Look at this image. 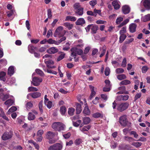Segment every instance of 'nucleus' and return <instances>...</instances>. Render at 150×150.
<instances>
[{"label":"nucleus","mask_w":150,"mask_h":150,"mask_svg":"<svg viewBox=\"0 0 150 150\" xmlns=\"http://www.w3.org/2000/svg\"><path fill=\"white\" fill-rule=\"evenodd\" d=\"M75 52L78 54L79 55H81L83 53V51L81 49H76Z\"/></svg>","instance_id":"nucleus-45"},{"label":"nucleus","mask_w":150,"mask_h":150,"mask_svg":"<svg viewBox=\"0 0 150 150\" xmlns=\"http://www.w3.org/2000/svg\"><path fill=\"white\" fill-rule=\"evenodd\" d=\"M119 122L121 125L125 127L129 123L127 118V116L124 115L120 117L119 118Z\"/></svg>","instance_id":"nucleus-5"},{"label":"nucleus","mask_w":150,"mask_h":150,"mask_svg":"<svg viewBox=\"0 0 150 150\" xmlns=\"http://www.w3.org/2000/svg\"><path fill=\"white\" fill-rule=\"evenodd\" d=\"M86 23V21L84 18H80L77 19L75 22L76 25H80L82 26L83 24Z\"/></svg>","instance_id":"nucleus-12"},{"label":"nucleus","mask_w":150,"mask_h":150,"mask_svg":"<svg viewBox=\"0 0 150 150\" xmlns=\"http://www.w3.org/2000/svg\"><path fill=\"white\" fill-rule=\"evenodd\" d=\"M92 26H93V24H89L88 25L87 27L85 28V29L87 32L89 31L90 29H91Z\"/></svg>","instance_id":"nucleus-58"},{"label":"nucleus","mask_w":150,"mask_h":150,"mask_svg":"<svg viewBox=\"0 0 150 150\" xmlns=\"http://www.w3.org/2000/svg\"><path fill=\"white\" fill-rule=\"evenodd\" d=\"M83 113L85 115H88L90 114V112L89 109L87 106H86L83 111Z\"/></svg>","instance_id":"nucleus-26"},{"label":"nucleus","mask_w":150,"mask_h":150,"mask_svg":"<svg viewBox=\"0 0 150 150\" xmlns=\"http://www.w3.org/2000/svg\"><path fill=\"white\" fill-rule=\"evenodd\" d=\"M99 99L98 97H96L95 99L92 101L93 103L95 104H96L98 103Z\"/></svg>","instance_id":"nucleus-62"},{"label":"nucleus","mask_w":150,"mask_h":150,"mask_svg":"<svg viewBox=\"0 0 150 150\" xmlns=\"http://www.w3.org/2000/svg\"><path fill=\"white\" fill-rule=\"evenodd\" d=\"M13 133L12 132L9 131L5 132L2 136V139L4 141L8 140L12 138L13 136Z\"/></svg>","instance_id":"nucleus-6"},{"label":"nucleus","mask_w":150,"mask_h":150,"mask_svg":"<svg viewBox=\"0 0 150 150\" xmlns=\"http://www.w3.org/2000/svg\"><path fill=\"white\" fill-rule=\"evenodd\" d=\"M65 33V30H63V27L59 26L56 29L54 34V36L55 37H62L64 35Z\"/></svg>","instance_id":"nucleus-3"},{"label":"nucleus","mask_w":150,"mask_h":150,"mask_svg":"<svg viewBox=\"0 0 150 150\" xmlns=\"http://www.w3.org/2000/svg\"><path fill=\"white\" fill-rule=\"evenodd\" d=\"M91 126L90 125H88L86 126H85L81 129H80V130L83 132L86 131H88V130H89L91 128Z\"/></svg>","instance_id":"nucleus-30"},{"label":"nucleus","mask_w":150,"mask_h":150,"mask_svg":"<svg viewBox=\"0 0 150 150\" xmlns=\"http://www.w3.org/2000/svg\"><path fill=\"white\" fill-rule=\"evenodd\" d=\"M60 112L61 114L62 115H64L66 113V107L64 106H62L61 107Z\"/></svg>","instance_id":"nucleus-32"},{"label":"nucleus","mask_w":150,"mask_h":150,"mask_svg":"<svg viewBox=\"0 0 150 150\" xmlns=\"http://www.w3.org/2000/svg\"><path fill=\"white\" fill-rule=\"evenodd\" d=\"M48 18H50L52 17V11L51 9H49L47 11Z\"/></svg>","instance_id":"nucleus-54"},{"label":"nucleus","mask_w":150,"mask_h":150,"mask_svg":"<svg viewBox=\"0 0 150 150\" xmlns=\"http://www.w3.org/2000/svg\"><path fill=\"white\" fill-rule=\"evenodd\" d=\"M75 111V109L73 108H69L68 109V113L71 116L74 115V112Z\"/></svg>","instance_id":"nucleus-39"},{"label":"nucleus","mask_w":150,"mask_h":150,"mask_svg":"<svg viewBox=\"0 0 150 150\" xmlns=\"http://www.w3.org/2000/svg\"><path fill=\"white\" fill-rule=\"evenodd\" d=\"M129 105L127 102L118 104L117 105V110L120 112H122L128 108Z\"/></svg>","instance_id":"nucleus-4"},{"label":"nucleus","mask_w":150,"mask_h":150,"mask_svg":"<svg viewBox=\"0 0 150 150\" xmlns=\"http://www.w3.org/2000/svg\"><path fill=\"white\" fill-rule=\"evenodd\" d=\"M120 36L119 38V42L120 43H122L126 38V36L125 34H120Z\"/></svg>","instance_id":"nucleus-24"},{"label":"nucleus","mask_w":150,"mask_h":150,"mask_svg":"<svg viewBox=\"0 0 150 150\" xmlns=\"http://www.w3.org/2000/svg\"><path fill=\"white\" fill-rule=\"evenodd\" d=\"M14 11L13 10H11L10 11H7L6 12L7 16L8 17H10L14 13Z\"/></svg>","instance_id":"nucleus-40"},{"label":"nucleus","mask_w":150,"mask_h":150,"mask_svg":"<svg viewBox=\"0 0 150 150\" xmlns=\"http://www.w3.org/2000/svg\"><path fill=\"white\" fill-rule=\"evenodd\" d=\"M81 121L80 120H78L76 122L73 121V125L76 127H78L81 122Z\"/></svg>","instance_id":"nucleus-41"},{"label":"nucleus","mask_w":150,"mask_h":150,"mask_svg":"<svg viewBox=\"0 0 150 150\" xmlns=\"http://www.w3.org/2000/svg\"><path fill=\"white\" fill-rule=\"evenodd\" d=\"M131 82L130 81L128 80H125L122 81L120 84L122 85H126L130 84Z\"/></svg>","instance_id":"nucleus-38"},{"label":"nucleus","mask_w":150,"mask_h":150,"mask_svg":"<svg viewBox=\"0 0 150 150\" xmlns=\"http://www.w3.org/2000/svg\"><path fill=\"white\" fill-rule=\"evenodd\" d=\"M14 70L13 67L11 66L9 67L8 70V74L11 76L14 73Z\"/></svg>","instance_id":"nucleus-18"},{"label":"nucleus","mask_w":150,"mask_h":150,"mask_svg":"<svg viewBox=\"0 0 150 150\" xmlns=\"http://www.w3.org/2000/svg\"><path fill=\"white\" fill-rule=\"evenodd\" d=\"M25 105L26 106V108L27 110H28L29 109H30L31 108L33 107V104L30 102H27Z\"/></svg>","instance_id":"nucleus-35"},{"label":"nucleus","mask_w":150,"mask_h":150,"mask_svg":"<svg viewBox=\"0 0 150 150\" xmlns=\"http://www.w3.org/2000/svg\"><path fill=\"white\" fill-rule=\"evenodd\" d=\"M137 26L136 24L135 23L130 24L129 26V30L130 32L132 33L135 32L136 31Z\"/></svg>","instance_id":"nucleus-9"},{"label":"nucleus","mask_w":150,"mask_h":150,"mask_svg":"<svg viewBox=\"0 0 150 150\" xmlns=\"http://www.w3.org/2000/svg\"><path fill=\"white\" fill-rule=\"evenodd\" d=\"M49 140V143L50 144H52L54 143L56 140L53 139V138H50V139H47Z\"/></svg>","instance_id":"nucleus-64"},{"label":"nucleus","mask_w":150,"mask_h":150,"mask_svg":"<svg viewBox=\"0 0 150 150\" xmlns=\"http://www.w3.org/2000/svg\"><path fill=\"white\" fill-rule=\"evenodd\" d=\"M91 121L90 118L88 117H84L83 118V122L84 124L87 125L89 124Z\"/></svg>","instance_id":"nucleus-25"},{"label":"nucleus","mask_w":150,"mask_h":150,"mask_svg":"<svg viewBox=\"0 0 150 150\" xmlns=\"http://www.w3.org/2000/svg\"><path fill=\"white\" fill-rule=\"evenodd\" d=\"M42 79L38 77H34L32 79L31 84L35 86H38L42 81Z\"/></svg>","instance_id":"nucleus-7"},{"label":"nucleus","mask_w":150,"mask_h":150,"mask_svg":"<svg viewBox=\"0 0 150 150\" xmlns=\"http://www.w3.org/2000/svg\"><path fill=\"white\" fill-rule=\"evenodd\" d=\"M131 144L136 148H138L141 146L142 143L138 142H133Z\"/></svg>","instance_id":"nucleus-34"},{"label":"nucleus","mask_w":150,"mask_h":150,"mask_svg":"<svg viewBox=\"0 0 150 150\" xmlns=\"http://www.w3.org/2000/svg\"><path fill=\"white\" fill-rule=\"evenodd\" d=\"M126 59L125 58H124L122 61L121 66L123 67H125L126 66Z\"/></svg>","instance_id":"nucleus-55"},{"label":"nucleus","mask_w":150,"mask_h":150,"mask_svg":"<svg viewBox=\"0 0 150 150\" xmlns=\"http://www.w3.org/2000/svg\"><path fill=\"white\" fill-rule=\"evenodd\" d=\"M112 4L115 9H118L120 7L118 2L116 1H114L112 2Z\"/></svg>","instance_id":"nucleus-19"},{"label":"nucleus","mask_w":150,"mask_h":150,"mask_svg":"<svg viewBox=\"0 0 150 150\" xmlns=\"http://www.w3.org/2000/svg\"><path fill=\"white\" fill-rule=\"evenodd\" d=\"M65 127L64 124L59 122H54L52 125V127L54 129L59 132L63 130Z\"/></svg>","instance_id":"nucleus-2"},{"label":"nucleus","mask_w":150,"mask_h":150,"mask_svg":"<svg viewBox=\"0 0 150 150\" xmlns=\"http://www.w3.org/2000/svg\"><path fill=\"white\" fill-rule=\"evenodd\" d=\"M81 142V139H76L74 142L75 144L76 145H79Z\"/></svg>","instance_id":"nucleus-59"},{"label":"nucleus","mask_w":150,"mask_h":150,"mask_svg":"<svg viewBox=\"0 0 150 150\" xmlns=\"http://www.w3.org/2000/svg\"><path fill=\"white\" fill-rule=\"evenodd\" d=\"M148 68L147 66H143L142 68V72L143 73H145L147 71Z\"/></svg>","instance_id":"nucleus-56"},{"label":"nucleus","mask_w":150,"mask_h":150,"mask_svg":"<svg viewBox=\"0 0 150 150\" xmlns=\"http://www.w3.org/2000/svg\"><path fill=\"white\" fill-rule=\"evenodd\" d=\"M14 103V101L11 99H8L4 103L5 105H8V106H10L12 105Z\"/></svg>","instance_id":"nucleus-29"},{"label":"nucleus","mask_w":150,"mask_h":150,"mask_svg":"<svg viewBox=\"0 0 150 150\" xmlns=\"http://www.w3.org/2000/svg\"><path fill=\"white\" fill-rule=\"evenodd\" d=\"M73 27V25L72 24L70 23H69L66 22V28L68 30H70Z\"/></svg>","instance_id":"nucleus-49"},{"label":"nucleus","mask_w":150,"mask_h":150,"mask_svg":"<svg viewBox=\"0 0 150 150\" xmlns=\"http://www.w3.org/2000/svg\"><path fill=\"white\" fill-rule=\"evenodd\" d=\"M75 105L76 106V113L79 114L82 111L81 105L79 103H76Z\"/></svg>","instance_id":"nucleus-15"},{"label":"nucleus","mask_w":150,"mask_h":150,"mask_svg":"<svg viewBox=\"0 0 150 150\" xmlns=\"http://www.w3.org/2000/svg\"><path fill=\"white\" fill-rule=\"evenodd\" d=\"M62 148V145L60 143H56L51 146L49 148V150H61Z\"/></svg>","instance_id":"nucleus-8"},{"label":"nucleus","mask_w":150,"mask_h":150,"mask_svg":"<svg viewBox=\"0 0 150 150\" xmlns=\"http://www.w3.org/2000/svg\"><path fill=\"white\" fill-rule=\"evenodd\" d=\"M9 98V96L7 94H4L1 93L0 95V98L3 101H4Z\"/></svg>","instance_id":"nucleus-23"},{"label":"nucleus","mask_w":150,"mask_h":150,"mask_svg":"<svg viewBox=\"0 0 150 150\" xmlns=\"http://www.w3.org/2000/svg\"><path fill=\"white\" fill-rule=\"evenodd\" d=\"M105 82L106 84L105 86L107 87H110V81L108 80H106L105 81Z\"/></svg>","instance_id":"nucleus-61"},{"label":"nucleus","mask_w":150,"mask_h":150,"mask_svg":"<svg viewBox=\"0 0 150 150\" xmlns=\"http://www.w3.org/2000/svg\"><path fill=\"white\" fill-rule=\"evenodd\" d=\"M28 92H35L38 91V89L36 87H29L28 88Z\"/></svg>","instance_id":"nucleus-33"},{"label":"nucleus","mask_w":150,"mask_h":150,"mask_svg":"<svg viewBox=\"0 0 150 150\" xmlns=\"http://www.w3.org/2000/svg\"><path fill=\"white\" fill-rule=\"evenodd\" d=\"M47 42L50 44H54L56 45H58L59 44V43H58L57 42L53 40L51 38L47 40Z\"/></svg>","instance_id":"nucleus-28"},{"label":"nucleus","mask_w":150,"mask_h":150,"mask_svg":"<svg viewBox=\"0 0 150 150\" xmlns=\"http://www.w3.org/2000/svg\"><path fill=\"white\" fill-rule=\"evenodd\" d=\"M57 133H54L51 131H49L47 132L46 135V137L47 139L53 138L54 136H57Z\"/></svg>","instance_id":"nucleus-14"},{"label":"nucleus","mask_w":150,"mask_h":150,"mask_svg":"<svg viewBox=\"0 0 150 150\" xmlns=\"http://www.w3.org/2000/svg\"><path fill=\"white\" fill-rule=\"evenodd\" d=\"M122 11L124 14H127L129 13L130 11V7L128 6L125 5L123 6Z\"/></svg>","instance_id":"nucleus-16"},{"label":"nucleus","mask_w":150,"mask_h":150,"mask_svg":"<svg viewBox=\"0 0 150 150\" xmlns=\"http://www.w3.org/2000/svg\"><path fill=\"white\" fill-rule=\"evenodd\" d=\"M89 4L91 6L93 7L97 4V1L96 0H92L89 2Z\"/></svg>","instance_id":"nucleus-46"},{"label":"nucleus","mask_w":150,"mask_h":150,"mask_svg":"<svg viewBox=\"0 0 150 150\" xmlns=\"http://www.w3.org/2000/svg\"><path fill=\"white\" fill-rule=\"evenodd\" d=\"M74 12L77 16H81L83 13L84 8L79 5V3H76L74 5Z\"/></svg>","instance_id":"nucleus-1"},{"label":"nucleus","mask_w":150,"mask_h":150,"mask_svg":"<svg viewBox=\"0 0 150 150\" xmlns=\"http://www.w3.org/2000/svg\"><path fill=\"white\" fill-rule=\"evenodd\" d=\"M143 5L146 9L148 10L150 9V0H144Z\"/></svg>","instance_id":"nucleus-13"},{"label":"nucleus","mask_w":150,"mask_h":150,"mask_svg":"<svg viewBox=\"0 0 150 150\" xmlns=\"http://www.w3.org/2000/svg\"><path fill=\"white\" fill-rule=\"evenodd\" d=\"M101 116V114L99 112H96L93 114L92 115V116L95 118H98Z\"/></svg>","instance_id":"nucleus-43"},{"label":"nucleus","mask_w":150,"mask_h":150,"mask_svg":"<svg viewBox=\"0 0 150 150\" xmlns=\"http://www.w3.org/2000/svg\"><path fill=\"white\" fill-rule=\"evenodd\" d=\"M98 29V27L97 25H93V26H92V27L91 28L92 33L93 34H96L97 32Z\"/></svg>","instance_id":"nucleus-22"},{"label":"nucleus","mask_w":150,"mask_h":150,"mask_svg":"<svg viewBox=\"0 0 150 150\" xmlns=\"http://www.w3.org/2000/svg\"><path fill=\"white\" fill-rule=\"evenodd\" d=\"M124 71V70L122 68H117L115 70V72L116 74H119L123 73Z\"/></svg>","instance_id":"nucleus-42"},{"label":"nucleus","mask_w":150,"mask_h":150,"mask_svg":"<svg viewBox=\"0 0 150 150\" xmlns=\"http://www.w3.org/2000/svg\"><path fill=\"white\" fill-rule=\"evenodd\" d=\"M42 103L43 101L42 100H41L40 101L39 103V107L40 112H43L42 110Z\"/></svg>","instance_id":"nucleus-50"},{"label":"nucleus","mask_w":150,"mask_h":150,"mask_svg":"<svg viewBox=\"0 0 150 150\" xmlns=\"http://www.w3.org/2000/svg\"><path fill=\"white\" fill-rule=\"evenodd\" d=\"M65 55V54L64 53H61V54L58 56L57 59V61L59 62L62 60L64 58Z\"/></svg>","instance_id":"nucleus-36"},{"label":"nucleus","mask_w":150,"mask_h":150,"mask_svg":"<svg viewBox=\"0 0 150 150\" xmlns=\"http://www.w3.org/2000/svg\"><path fill=\"white\" fill-rule=\"evenodd\" d=\"M142 20L144 22H146L150 20V14L145 15L142 18Z\"/></svg>","instance_id":"nucleus-27"},{"label":"nucleus","mask_w":150,"mask_h":150,"mask_svg":"<svg viewBox=\"0 0 150 150\" xmlns=\"http://www.w3.org/2000/svg\"><path fill=\"white\" fill-rule=\"evenodd\" d=\"M17 110V108L16 107L13 106L8 110V112L9 114L10 112H13L16 111Z\"/></svg>","instance_id":"nucleus-37"},{"label":"nucleus","mask_w":150,"mask_h":150,"mask_svg":"<svg viewBox=\"0 0 150 150\" xmlns=\"http://www.w3.org/2000/svg\"><path fill=\"white\" fill-rule=\"evenodd\" d=\"M134 40V39L133 38H130L129 39H127L124 42L125 44H126L128 45L130 43L133 42Z\"/></svg>","instance_id":"nucleus-44"},{"label":"nucleus","mask_w":150,"mask_h":150,"mask_svg":"<svg viewBox=\"0 0 150 150\" xmlns=\"http://www.w3.org/2000/svg\"><path fill=\"white\" fill-rule=\"evenodd\" d=\"M58 51V49L55 47L50 48L47 50V52L50 54H54Z\"/></svg>","instance_id":"nucleus-11"},{"label":"nucleus","mask_w":150,"mask_h":150,"mask_svg":"<svg viewBox=\"0 0 150 150\" xmlns=\"http://www.w3.org/2000/svg\"><path fill=\"white\" fill-rule=\"evenodd\" d=\"M76 18L75 16H66V21H70L74 22L76 20Z\"/></svg>","instance_id":"nucleus-20"},{"label":"nucleus","mask_w":150,"mask_h":150,"mask_svg":"<svg viewBox=\"0 0 150 150\" xmlns=\"http://www.w3.org/2000/svg\"><path fill=\"white\" fill-rule=\"evenodd\" d=\"M35 117V115L33 114L32 112H29L28 116V120H34Z\"/></svg>","instance_id":"nucleus-21"},{"label":"nucleus","mask_w":150,"mask_h":150,"mask_svg":"<svg viewBox=\"0 0 150 150\" xmlns=\"http://www.w3.org/2000/svg\"><path fill=\"white\" fill-rule=\"evenodd\" d=\"M126 32V26L123 27L122 29L120 31V34H125L124 33Z\"/></svg>","instance_id":"nucleus-47"},{"label":"nucleus","mask_w":150,"mask_h":150,"mask_svg":"<svg viewBox=\"0 0 150 150\" xmlns=\"http://www.w3.org/2000/svg\"><path fill=\"white\" fill-rule=\"evenodd\" d=\"M130 134L131 135H134V137L135 138H137L138 136L136 132L134 131H131L130 132Z\"/></svg>","instance_id":"nucleus-53"},{"label":"nucleus","mask_w":150,"mask_h":150,"mask_svg":"<svg viewBox=\"0 0 150 150\" xmlns=\"http://www.w3.org/2000/svg\"><path fill=\"white\" fill-rule=\"evenodd\" d=\"M32 97L33 98H39L41 96V93L39 92H34L31 93Z\"/></svg>","instance_id":"nucleus-17"},{"label":"nucleus","mask_w":150,"mask_h":150,"mask_svg":"<svg viewBox=\"0 0 150 150\" xmlns=\"http://www.w3.org/2000/svg\"><path fill=\"white\" fill-rule=\"evenodd\" d=\"M117 79L120 80H122L127 78L126 75L124 74H119L117 76Z\"/></svg>","instance_id":"nucleus-31"},{"label":"nucleus","mask_w":150,"mask_h":150,"mask_svg":"<svg viewBox=\"0 0 150 150\" xmlns=\"http://www.w3.org/2000/svg\"><path fill=\"white\" fill-rule=\"evenodd\" d=\"M106 48L105 47H103V50L101 54H100V57H102L103 55H104L106 52Z\"/></svg>","instance_id":"nucleus-57"},{"label":"nucleus","mask_w":150,"mask_h":150,"mask_svg":"<svg viewBox=\"0 0 150 150\" xmlns=\"http://www.w3.org/2000/svg\"><path fill=\"white\" fill-rule=\"evenodd\" d=\"M123 20V18L121 17L118 18L116 19V23L117 24H119Z\"/></svg>","instance_id":"nucleus-51"},{"label":"nucleus","mask_w":150,"mask_h":150,"mask_svg":"<svg viewBox=\"0 0 150 150\" xmlns=\"http://www.w3.org/2000/svg\"><path fill=\"white\" fill-rule=\"evenodd\" d=\"M142 95L141 93H138L136 94L134 98V101H136L137 99L140 98Z\"/></svg>","instance_id":"nucleus-52"},{"label":"nucleus","mask_w":150,"mask_h":150,"mask_svg":"<svg viewBox=\"0 0 150 150\" xmlns=\"http://www.w3.org/2000/svg\"><path fill=\"white\" fill-rule=\"evenodd\" d=\"M52 102L51 101H49L47 102L46 104L45 105H46L47 108L49 109H50L52 107Z\"/></svg>","instance_id":"nucleus-60"},{"label":"nucleus","mask_w":150,"mask_h":150,"mask_svg":"<svg viewBox=\"0 0 150 150\" xmlns=\"http://www.w3.org/2000/svg\"><path fill=\"white\" fill-rule=\"evenodd\" d=\"M28 49L29 52L33 54L35 52L38 51V48L32 45H28Z\"/></svg>","instance_id":"nucleus-10"},{"label":"nucleus","mask_w":150,"mask_h":150,"mask_svg":"<svg viewBox=\"0 0 150 150\" xmlns=\"http://www.w3.org/2000/svg\"><path fill=\"white\" fill-rule=\"evenodd\" d=\"M36 73L41 76H43L44 74L42 71L39 69H36L35 70Z\"/></svg>","instance_id":"nucleus-48"},{"label":"nucleus","mask_w":150,"mask_h":150,"mask_svg":"<svg viewBox=\"0 0 150 150\" xmlns=\"http://www.w3.org/2000/svg\"><path fill=\"white\" fill-rule=\"evenodd\" d=\"M109 68H106L105 70V74L106 76H108L109 74Z\"/></svg>","instance_id":"nucleus-63"}]
</instances>
